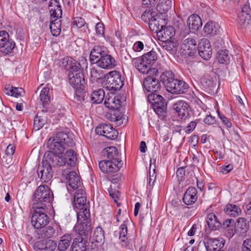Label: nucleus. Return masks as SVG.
I'll use <instances>...</instances> for the list:
<instances>
[{
	"label": "nucleus",
	"mask_w": 251,
	"mask_h": 251,
	"mask_svg": "<svg viewBox=\"0 0 251 251\" xmlns=\"http://www.w3.org/2000/svg\"><path fill=\"white\" fill-rule=\"evenodd\" d=\"M63 67L69 71L68 78L70 85L76 90H83L85 79L80 69V65L72 58H65Z\"/></svg>",
	"instance_id": "nucleus-1"
},
{
	"label": "nucleus",
	"mask_w": 251,
	"mask_h": 251,
	"mask_svg": "<svg viewBox=\"0 0 251 251\" xmlns=\"http://www.w3.org/2000/svg\"><path fill=\"white\" fill-rule=\"evenodd\" d=\"M74 145L73 140L63 132H58L55 136L50 138L47 143L49 151L48 153L54 154H62V152L67 150L68 147H72Z\"/></svg>",
	"instance_id": "nucleus-2"
},
{
	"label": "nucleus",
	"mask_w": 251,
	"mask_h": 251,
	"mask_svg": "<svg viewBox=\"0 0 251 251\" xmlns=\"http://www.w3.org/2000/svg\"><path fill=\"white\" fill-rule=\"evenodd\" d=\"M160 78L167 90L172 94L184 93L189 88L188 84L185 81L175 78L172 71L164 72Z\"/></svg>",
	"instance_id": "nucleus-3"
},
{
	"label": "nucleus",
	"mask_w": 251,
	"mask_h": 251,
	"mask_svg": "<svg viewBox=\"0 0 251 251\" xmlns=\"http://www.w3.org/2000/svg\"><path fill=\"white\" fill-rule=\"evenodd\" d=\"M53 199V194L50 189L46 185L39 186L35 190L32 199V208L45 209L46 203H50Z\"/></svg>",
	"instance_id": "nucleus-4"
},
{
	"label": "nucleus",
	"mask_w": 251,
	"mask_h": 251,
	"mask_svg": "<svg viewBox=\"0 0 251 251\" xmlns=\"http://www.w3.org/2000/svg\"><path fill=\"white\" fill-rule=\"evenodd\" d=\"M89 216L90 213L86 212V214H84L82 212H77V224L74 227L75 232L79 235L78 237H82L85 240L88 239L91 232Z\"/></svg>",
	"instance_id": "nucleus-5"
},
{
	"label": "nucleus",
	"mask_w": 251,
	"mask_h": 251,
	"mask_svg": "<svg viewBox=\"0 0 251 251\" xmlns=\"http://www.w3.org/2000/svg\"><path fill=\"white\" fill-rule=\"evenodd\" d=\"M124 84L120 72L114 71L109 72L104 75L103 85L104 88L111 91V93L120 90Z\"/></svg>",
	"instance_id": "nucleus-6"
},
{
	"label": "nucleus",
	"mask_w": 251,
	"mask_h": 251,
	"mask_svg": "<svg viewBox=\"0 0 251 251\" xmlns=\"http://www.w3.org/2000/svg\"><path fill=\"white\" fill-rule=\"evenodd\" d=\"M51 158L54 165H58V167L67 166V168L74 167L77 161L76 152L73 150H67L64 154H54L51 153Z\"/></svg>",
	"instance_id": "nucleus-7"
},
{
	"label": "nucleus",
	"mask_w": 251,
	"mask_h": 251,
	"mask_svg": "<svg viewBox=\"0 0 251 251\" xmlns=\"http://www.w3.org/2000/svg\"><path fill=\"white\" fill-rule=\"evenodd\" d=\"M51 153H48L45 156L43 160L42 165H39L37 169V174L40 179L44 182H48L50 180L53 175V172L51 167H58V165H54L51 161L53 157Z\"/></svg>",
	"instance_id": "nucleus-8"
},
{
	"label": "nucleus",
	"mask_w": 251,
	"mask_h": 251,
	"mask_svg": "<svg viewBox=\"0 0 251 251\" xmlns=\"http://www.w3.org/2000/svg\"><path fill=\"white\" fill-rule=\"evenodd\" d=\"M148 100L159 117L163 118L166 117L167 104L165 100L161 95L155 93H151L148 95Z\"/></svg>",
	"instance_id": "nucleus-9"
},
{
	"label": "nucleus",
	"mask_w": 251,
	"mask_h": 251,
	"mask_svg": "<svg viewBox=\"0 0 251 251\" xmlns=\"http://www.w3.org/2000/svg\"><path fill=\"white\" fill-rule=\"evenodd\" d=\"M34 209L31 217V224L35 228H42L49 223V217L44 212L42 211L44 209Z\"/></svg>",
	"instance_id": "nucleus-10"
},
{
	"label": "nucleus",
	"mask_w": 251,
	"mask_h": 251,
	"mask_svg": "<svg viewBox=\"0 0 251 251\" xmlns=\"http://www.w3.org/2000/svg\"><path fill=\"white\" fill-rule=\"evenodd\" d=\"M238 24L240 28H245L251 25V9L249 4L246 3L238 15Z\"/></svg>",
	"instance_id": "nucleus-11"
},
{
	"label": "nucleus",
	"mask_w": 251,
	"mask_h": 251,
	"mask_svg": "<svg viewBox=\"0 0 251 251\" xmlns=\"http://www.w3.org/2000/svg\"><path fill=\"white\" fill-rule=\"evenodd\" d=\"M15 43L9 40V34L5 31H0V51L8 54L15 47Z\"/></svg>",
	"instance_id": "nucleus-12"
},
{
	"label": "nucleus",
	"mask_w": 251,
	"mask_h": 251,
	"mask_svg": "<svg viewBox=\"0 0 251 251\" xmlns=\"http://www.w3.org/2000/svg\"><path fill=\"white\" fill-rule=\"evenodd\" d=\"M97 134L105 137L109 140H115L118 135V131L114 128L111 125L104 124L97 127L95 129Z\"/></svg>",
	"instance_id": "nucleus-13"
},
{
	"label": "nucleus",
	"mask_w": 251,
	"mask_h": 251,
	"mask_svg": "<svg viewBox=\"0 0 251 251\" xmlns=\"http://www.w3.org/2000/svg\"><path fill=\"white\" fill-rule=\"evenodd\" d=\"M99 168L103 173L108 174L116 173L119 171L123 166L122 162H113L111 160H102L99 162Z\"/></svg>",
	"instance_id": "nucleus-14"
},
{
	"label": "nucleus",
	"mask_w": 251,
	"mask_h": 251,
	"mask_svg": "<svg viewBox=\"0 0 251 251\" xmlns=\"http://www.w3.org/2000/svg\"><path fill=\"white\" fill-rule=\"evenodd\" d=\"M143 85L145 90L149 93H154L160 89V83L154 76L148 75L144 80Z\"/></svg>",
	"instance_id": "nucleus-15"
},
{
	"label": "nucleus",
	"mask_w": 251,
	"mask_h": 251,
	"mask_svg": "<svg viewBox=\"0 0 251 251\" xmlns=\"http://www.w3.org/2000/svg\"><path fill=\"white\" fill-rule=\"evenodd\" d=\"M108 54V51L105 47L96 46L91 51L90 60L92 63L95 64Z\"/></svg>",
	"instance_id": "nucleus-16"
},
{
	"label": "nucleus",
	"mask_w": 251,
	"mask_h": 251,
	"mask_svg": "<svg viewBox=\"0 0 251 251\" xmlns=\"http://www.w3.org/2000/svg\"><path fill=\"white\" fill-rule=\"evenodd\" d=\"M200 55L205 60H208L212 55V49L209 41L206 39H202L198 44Z\"/></svg>",
	"instance_id": "nucleus-17"
},
{
	"label": "nucleus",
	"mask_w": 251,
	"mask_h": 251,
	"mask_svg": "<svg viewBox=\"0 0 251 251\" xmlns=\"http://www.w3.org/2000/svg\"><path fill=\"white\" fill-rule=\"evenodd\" d=\"M173 109L181 118L189 116L191 108L189 105L183 100H178L173 104Z\"/></svg>",
	"instance_id": "nucleus-18"
},
{
	"label": "nucleus",
	"mask_w": 251,
	"mask_h": 251,
	"mask_svg": "<svg viewBox=\"0 0 251 251\" xmlns=\"http://www.w3.org/2000/svg\"><path fill=\"white\" fill-rule=\"evenodd\" d=\"M62 175L66 177L69 186L73 190L81 187V182L79 177L75 172L72 171L68 173V171L64 170L62 171Z\"/></svg>",
	"instance_id": "nucleus-19"
},
{
	"label": "nucleus",
	"mask_w": 251,
	"mask_h": 251,
	"mask_svg": "<svg viewBox=\"0 0 251 251\" xmlns=\"http://www.w3.org/2000/svg\"><path fill=\"white\" fill-rule=\"evenodd\" d=\"M56 246L53 240H42L36 242L33 248L35 251H54Z\"/></svg>",
	"instance_id": "nucleus-20"
},
{
	"label": "nucleus",
	"mask_w": 251,
	"mask_h": 251,
	"mask_svg": "<svg viewBox=\"0 0 251 251\" xmlns=\"http://www.w3.org/2000/svg\"><path fill=\"white\" fill-rule=\"evenodd\" d=\"M181 50L186 55L191 56L195 53L197 50V43L193 38L185 39L181 45Z\"/></svg>",
	"instance_id": "nucleus-21"
},
{
	"label": "nucleus",
	"mask_w": 251,
	"mask_h": 251,
	"mask_svg": "<svg viewBox=\"0 0 251 251\" xmlns=\"http://www.w3.org/2000/svg\"><path fill=\"white\" fill-rule=\"evenodd\" d=\"M98 67L104 69H111L117 65V61L110 54H108L95 63Z\"/></svg>",
	"instance_id": "nucleus-22"
},
{
	"label": "nucleus",
	"mask_w": 251,
	"mask_h": 251,
	"mask_svg": "<svg viewBox=\"0 0 251 251\" xmlns=\"http://www.w3.org/2000/svg\"><path fill=\"white\" fill-rule=\"evenodd\" d=\"M49 7L50 19H59L61 18L62 11L61 6L58 1L56 0H51Z\"/></svg>",
	"instance_id": "nucleus-23"
},
{
	"label": "nucleus",
	"mask_w": 251,
	"mask_h": 251,
	"mask_svg": "<svg viewBox=\"0 0 251 251\" xmlns=\"http://www.w3.org/2000/svg\"><path fill=\"white\" fill-rule=\"evenodd\" d=\"M198 199L197 190L193 187H190L186 191L183 197V202L186 205L194 204Z\"/></svg>",
	"instance_id": "nucleus-24"
},
{
	"label": "nucleus",
	"mask_w": 251,
	"mask_h": 251,
	"mask_svg": "<svg viewBox=\"0 0 251 251\" xmlns=\"http://www.w3.org/2000/svg\"><path fill=\"white\" fill-rule=\"evenodd\" d=\"M102 153L104 155H106L109 160L112 161L113 162H122V160L120 158V154L118 150L116 147H108L104 149L102 151Z\"/></svg>",
	"instance_id": "nucleus-25"
},
{
	"label": "nucleus",
	"mask_w": 251,
	"mask_h": 251,
	"mask_svg": "<svg viewBox=\"0 0 251 251\" xmlns=\"http://www.w3.org/2000/svg\"><path fill=\"white\" fill-rule=\"evenodd\" d=\"M73 205L75 209H77L79 211L77 212H82L84 214L89 213V202L87 201V198H83V199H74L73 201Z\"/></svg>",
	"instance_id": "nucleus-26"
},
{
	"label": "nucleus",
	"mask_w": 251,
	"mask_h": 251,
	"mask_svg": "<svg viewBox=\"0 0 251 251\" xmlns=\"http://www.w3.org/2000/svg\"><path fill=\"white\" fill-rule=\"evenodd\" d=\"M225 240L222 238H209L204 244L208 251H215L222 248L225 245Z\"/></svg>",
	"instance_id": "nucleus-27"
},
{
	"label": "nucleus",
	"mask_w": 251,
	"mask_h": 251,
	"mask_svg": "<svg viewBox=\"0 0 251 251\" xmlns=\"http://www.w3.org/2000/svg\"><path fill=\"white\" fill-rule=\"evenodd\" d=\"M175 35V31L172 27H164L157 32V35L162 42L169 41Z\"/></svg>",
	"instance_id": "nucleus-28"
},
{
	"label": "nucleus",
	"mask_w": 251,
	"mask_h": 251,
	"mask_svg": "<svg viewBox=\"0 0 251 251\" xmlns=\"http://www.w3.org/2000/svg\"><path fill=\"white\" fill-rule=\"evenodd\" d=\"M187 23L189 29L193 31L198 30L202 25L201 19L197 14L191 15L188 19Z\"/></svg>",
	"instance_id": "nucleus-29"
},
{
	"label": "nucleus",
	"mask_w": 251,
	"mask_h": 251,
	"mask_svg": "<svg viewBox=\"0 0 251 251\" xmlns=\"http://www.w3.org/2000/svg\"><path fill=\"white\" fill-rule=\"evenodd\" d=\"M206 223L211 230H217L221 226V223L218 220L215 214L211 213L207 215Z\"/></svg>",
	"instance_id": "nucleus-30"
},
{
	"label": "nucleus",
	"mask_w": 251,
	"mask_h": 251,
	"mask_svg": "<svg viewBox=\"0 0 251 251\" xmlns=\"http://www.w3.org/2000/svg\"><path fill=\"white\" fill-rule=\"evenodd\" d=\"M104 104L106 107L110 109L115 110L120 107V100L118 98L114 97L113 95H112V96L105 97Z\"/></svg>",
	"instance_id": "nucleus-31"
},
{
	"label": "nucleus",
	"mask_w": 251,
	"mask_h": 251,
	"mask_svg": "<svg viewBox=\"0 0 251 251\" xmlns=\"http://www.w3.org/2000/svg\"><path fill=\"white\" fill-rule=\"evenodd\" d=\"M162 23H163V20L156 15L154 19L150 20L149 26L151 30L157 34V32H159V31L164 27V25L161 24Z\"/></svg>",
	"instance_id": "nucleus-32"
},
{
	"label": "nucleus",
	"mask_w": 251,
	"mask_h": 251,
	"mask_svg": "<svg viewBox=\"0 0 251 251\" xmlns=\"http://www.w3.org/2000/svg\"><path fill=\"white\" fill-rule=\"evenodd\" d=\"M39 229L37 231V238L39 239L51 238L55 232L54 228L50 226Z\"/></svg>",
	"instance_id": "nucleus-33"
},
{
	"label": "nucleus",
	"mask_w": 251,
	"mask_h": 251,
	"mask_svg": "<svg viewBox=\"0 0 251 251\" xmlns=\"http://www.w3.org/2000/svg\"><path fill=\"white\" fill-rule=\"evenodd\" d=\"M86 240L82 237H78L74 239L71 246V251H85V242Z\"/></svg>",
	"instance_id": "nucleus-34"
},
{
	"label": "nucleus",
	"mask_w": 251,
	"mask_h": 251,
	"mask_svg": "<svg viewBox=\"0 0 251 251\" xmlns=\"http://www.w3.org/2000/svg\"><path fill=\"white\" fill-rule=\"evenodd\" d=\"M201 82L205 91L210 92L216 88V84L209 76L204 75L201 79Z\"/></svg>",
	"instance_id": "nucleus-35"
},
{
	"label": "nucleus",
	"mask_w": 251,
	"mask_h": 251,
	"mask_svg": "<svg viewBox=\"0 0 251 251\" xmlns=\"http://www.w3.org/2000/svg\"><path fill=\"white\" fill-rule=\"evenodd\" d=\"M203 30L206 34L213 36L219 32L220 26L217 23L212 22H208L204 25Z\"/></svg>",
	"instance_id": "nucleus-36"
},
{
	"label": "nucleus",
	"mask_w": 251,
	"mask_h": 251,
	"mask_svg": "<svg viewBox=\"0 0 251 251\" xmlns=\"http://www.w3.org/2000/svg\"><path fill=\"white\" fill-rule=\"evenodd\" d=\"M119 239L120 244L123 247H126L128 245V240L127 237V227L126 225L122 224L119 228Z\"/></svg>",
	"instance_id": "nucleus-37"
},
{
	"label": "nucleus",
	"mask_w": 251,
	"mask_h": 251,
	"mask_svg": "<svg viewBox=\"0 0 251 251\" xmlns=\"http://www.w3.org/2000/svg\"><path fill=\"white\" fill-rule=\"evenodd\" d=\"M105 93L102 89H98L93 90L91 94V101L94 103H100L104 99Z\"/></svg>",
	"instance_id": "nucleus-38"
},
{
	"label": "nucleus",
	"mask_w": 251,
	"mask_h": 251,
	"mask_svg": "<svg viewBox=\"0 0 251 251\" xmlns=\"http://www.w3.org/2000/svg\"><path fill=\"white\" fill-rule=\"evenodd\" d=\"M172 1L173 0H160L159 3L156 6L157 11L160 14L166 13L172 8Z\"/></svg>",
	"instance_id": "nucleus-39"
},
{
	"label": "nucleus",
	"mask_w": 251,
	"mask_h": 251,
	"mask_svg": "<svg viewBox=\"0 0 251 251\" xmlns=\"http://www.w3.org/2000/svg\"><path fill=\"white\" fill-rule=\"evenodd\" d=\"M50 28L52 35L57 36L61 32V21L60 19H50Z\"/></svg>",
	"instance_id": "nucleus-40"
},
{
	"label": "nucleus",
	"mask_w": 251,
	"mask_h": 251,
	"mask_svg": "<svg viewBox=\"0 0 251 251\" xmlns=\"http://www.w3.org/2000/svg\"><path fill=\"white\" fill-rule=\"evenodd\" d=\"M135 67L136 69L142 74H148L150 72H157L155 69L151 70V66L147 63L144 62L142 59L140 60L139 63H136Z\"/></svg>",
	"instance_id": "nucleus-41"
},
{
	"label": "nucleus",
	"mask_w": 251,
	"mask_h": 251,
	"mask_svg": "<svg viewBox=\"0 0 251 251\" xmlns=\"http://www.w3.org/2000/svg\"><path fill=\"white\" fill-rule=\"evenodd\" d=\"M49 90V88L44 87L40 92L39 100L43 107H45L47 105L49 104L50 102Z\"/></svg>",
	"instance_id": "nucleus-42"
},
{
	"label": "nucleus",
	"mask_w": 251,
	"mask_h": 251,
	"mask_svg": "<svg viewBox=\"0 0 251 251\" xmlns=\"http://www.w3.org/2000/svg\"><path fill=\"white\" fill-rule=\"evenodd\" d=\"M157 58V55L155 51L151 50L143 55L141 59L144 62L147 63L151 66L153 64Z\"/></svg>",
	"instance_id": "nucleus-43"
},
{
	"label": "nucleus",
	"mask_w": 251,
	"mask_h": 251,
	"mask_svg": "<svg viewBox=\"0 0 251 251\" xmlns=\"http://www.w3.org/2000/svg\"><path fill=\"white\" fill-rule=\"evenodd\" d=\"M23 91L22 88L14 87L10 85H6L4 89V92L6 95L15 97L20 96Z\"/></svg>",
	"instance_id": "nucleus-44"
},
{
	"label": "nucleus",
	"mask_w": 251,
	"mask_h": 251,
	"mask_svg": "<svg viewBox=\"0 0 251 251\" xmlns=\"http://www.w3.org/2000/svg\"><path fill=\"white\" fill-rule=\"evenodd\" d=\"M93 241L97 243L103 242L104 239V231L102 228L98 226L95 229L92 236Z\"/></svg>",
	"instance_id": "nucleus-45"
},
{
	"label": "nucleus",
	"mask_w": 251,
	"mask_h": 251,
	"mask_svg": "<svg viewBox=\"0 0 251 251\" xmlns=\"http://www.w3.org/2000/svg\"><path fill=\"white\" fill-rule=\"evenodd\" d=\"M225 211L227 215L233 217L237 216L241 212V210L239 207L231 204L226 206Z\"/></svg>",
	"instance_id": "nucleus-46"
},
{
	"label": "nucleus",
	"mask_w": 251,
	"mask_h": 251,
	"mask_svg": "<svg viewBox=\"0 0 251 251\" xmlns=\"http://www.w3.org/2000/svg\"><path fill=\"white\" fill-rule=\"evenodd\" d=\"M70 236H64L61 238L58 245V249L60 251H65L70 245Z\"/></svg>",
	"instance_id": "nucleus-47"
},
{
	"label": "nucleus",
	"mask_w": 251,
	"mask_h": 251,
	"mask_svg": "<svg viewBox=\"0 0 251 251\" xmlns=\"http://www.w3.org/2000/svg\"><path fill=\"white\" fill-rule=\"evenodd\" d=\"M248 222L245 218H239L235 225V227L237 230H240L241 231L244 232L248 228Z\"/></svg>",
	"instance_id": "nucleus-48"
},
{
	"label": "nucleus",
	"mask_w": 251,
	"mask_h": 251,
	"mask_svg": "<svg viewBox=\"0 0 251 251\" xmlns=\"http://www.w3.org/2000/svg\"><path fill=\"white\" fill-rule=\"evenodd\" d=\"M90 81L92 82L97 81L98 79L101 78L103 76L102 71L92 68L90 70Z\"/></svg>",
	"instance_id": "nucleus-49"
},
{
	"label": "nucleus",
	"mask_w": 251,
	"mask_h": 251,
	"mask_svg": "<svg viewBox=\"0 0 251 251\" xmlns=\"http://www.w3.org/2000/svg\"><path fill=\"white\" fill-rule=\"evenodd\" d=\"M223 229L226 230L228 233L229 237H232L235 233V230L233 228V225L231 223V220L227 219L225 221L221 226Z\"/></svg>",
	"instance_id": "nucleus-50"
},
{
	"label": "nucleus",
	"mask_w": 251,
	"mask_h": 251,
	"mask_svg": "<svg viewBox=\"0 0 251 251\" xmlns=\"http://www.w3.org/2000/svg\"><path fill=\"white\" fill-rule=\"evenodd\" d=\"M105 117L111 121L116 122L117 124L120 125L119 123L122 119V116L118 111H114L113 113H107Z\"/></svg>",
	"instance_id": "nucleus-51"
},
{
	"label": "nucleus",
	"mask_w": 251,
	"mask_h": 251,
	"mask_svg": "<svg viewBox=\"0 0 251 251\" xmlns=\"http://www.w3.org/2000/svg\"><path fill=\"white\" fill-rule=\"evenodd\" d=\"M217 58L220 63H227L229 60L227 50H219L218 52Z\"/></svg>",
	"instance_id": "nucleus-52"
},
{
	"label": "nucleus",
	"mask_w": 251,
	"mask_h": 251,
	"mask_svg": "<svg viewBox=\"0 0 251 251\" xmlns=\"http://www.w3.org/2000/svg\"><path fill=\"white\" fill-rule=\"evenodd\" d=\"M44 120L36 115L34 120L33 128L35 130H39L44 125Z\"/></svg>",
	"instance_id": "nucleus-53"
},
{
	"label": "nucleus",
	"mask_w": 251,
	"mask_h": 251,
	"mask_svg": "<svg viewBox=\"0 0 251 251\" xmlns=\"http://www.w3.org/2000/svg\"><path fill=\"white\" fill-rule=\"evenodd\" d=\"M203 122L208 126H214L217 124V120L215 117L211 115H207L203 119Z\"/></svg>",
	"instance_id": "nucleus-54"
},
{
	"label": "nucleus",
	"mask_w": 251,
	"mask_h": 251,
	"mask_svg": "<svg viewBox=\"0 0 251 251\" xmlns=\"http://www.w3.org/2000/svg\"><path fill=\"white\" fill-rule=\"evenodd\" d=\"M77 189V190L75 192L74 196V199H77V200L80 199L82 200L83 198H86V192L81 186Z\"/></svg>",
	"instance_id": "nucleus-55"
},
{
	"label": "nucleus",
	"mask_w": 251,
	"mask_h": 251,
	"mask_svg": "<svg viewBox=\"0 0 251 251\" xmlns=\"http://www.w3.org/2000/svg\"><path fill=\"white\" fill-rule=\"evenodd\" d=\"M155 17L152 14L150 10H145V12L141 15L142 19L145 22H149L150 20L154 19Z\"/></svg>",
	"instance_id": "nucleus-56"
},
{
	"label": "nucleus",
	"mask_w": 251,
	"mask_h": 251,
	"mask_svg": "<svg viewBox=\"0 0 251 251\" xmlns=\"http://www.w3.org/2000/svg\"><path fill=\"white\" fill-rule=\"evenodd\" d=\"M79 90H76L74 95V101L77 104L81 103L84 100L83 94Z\"/></svg>",
	"instance_id": "nucleus-57"
},
{
	"label": "nucleus",
	"mask_w": 251,
	"mask_h": 251,
	"mask_svg": "<svg viewBox=\"0 0 251 251\" xmlns=\"http://www.w3.org/2000/svg\"><path fill=\"white\" fill-rule=\"evenodd\" d=\"M151 166L150 165V172H149V184L150 186H152L154 184V181L156 179V174L155 173V169L154 168L153 169L152 172H151Z\"/></svg>",
	"instance_id": "nucleus-58"
},
{
	"label": "nucleus",
	"mask_w": 251,
	"mask_h": 251,
	"mask_svg": "<svg viewBox=\"0 0 251 251\" xmlns=\"http://www.w3.org/2000/svg\"><path fill=\"white\" fill-rule=\"evenodd\" d=\"M219 117L221 119L223 123L226 126V127L229 128L232 126V124L230 120L226 117L223 114H221L219 111H218Z\"/></svg>",
	"instance_id": "nucleus-59"
},
{
	"label": "nucleus",
	"mask_w": 251,
	"mask_h": 251,
	"mask_svg": "<svg viewBox=\"0 0 251 251\" xmlns=\"http://www.w3.org/2000/svg\"><path fill=\"white\" fill-rule=\"evenodd\" d=\"M242 251H251V239H246L243 242Z\"/></svg>",
	"instance_id": "nucleus-60"
},
{
	"label": "nucleus",
	"mask_w": 251,
	"mask_h": 251,
	"mask_svg": "<svg viewBox=\"0 0 251 251\" xmlns=\"http://www.w3.org/2000/svg\"><path fill=\"white\" fill-rule=\"evenodd\" d=\"M108 192L110 196L115 202H117V200L119 197V192L116 190H113L111 187L108 189Z\"/></svg>",
	"instance_id": "nucleus-61"
},
{
	"label": "nucleus",
	"mask_w": 251,
	"mask_h": 251,
	"mask_svg": "<svg viewBox=\"0 0 251 251\" xmlns=\"http://www.w3.org/2000/svg\"><path fill=\"white\" fill-rule=\"evenodd\" d=\"M96 31L99 36H102L104 34V26L102 23H99L96 25Z\"/></svg>",
	"instance_id": "nucleus-62"
},
{
	"label": "nucleus",
	"mask_w": 251,
	"mask_h": 251,
	"mask_svg": "<svg viewBox=\"0 0 251 251\" xmlns=\"http://www.w3.org/2000/svg\"><path fill=\"white\" fill-rule=\"evenodd\" d=\"M164 45L163 46V48L169 52H172L174 50L175 48L174 44L171 42H164Z\"/></svg>",
	"instance_id": "nucleus-63"
},
{
	"label": "nucleus",
	"mask_w": 251,
	"mask_h": 251,
	"mask_svg": "<svg viewBox=\"0 0 251 251\" xmlns=\"http://www.w3.org/2000/svg\"><path fill=\"white\" fill-rule=\"evenodd\" d=\"M144 44L141 41L136 42L133 45V49L135 51H140L144 49Z\"/></svg>",
	"instance_id": "nucleus-64"
}]
</instances>
